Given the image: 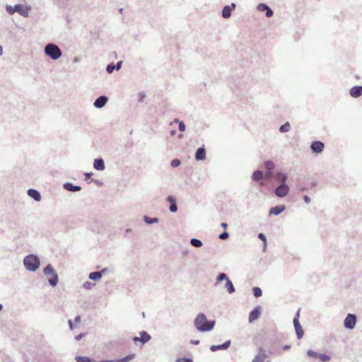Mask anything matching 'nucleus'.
Instances as JSON below:
<instances>
[{
	"label": "nucleus",
	"instance_id": "1",
	"mask_svg": "<svg viewBox=\"0 0 362 362\" xmlns=\"http://www.w3.org/2000/svg\"><path fill=\"white\" fill-rule=\"evenodd\" d=\"M194 325L199 331L206 332L214 328L215 322L207 321L206 316L203 313H199L194 320Z\"/></svg>",
	"mask_w": 362,
	"mask_h": 362
},
{
	"label": "nucleus",
	"instance_id": "2",
	"mask_svg": "<svg viewBox=\"0 0 362 362\" xmlns=\"http://www.w3.org/2000/svg\"><path fill=\"white\" fill-rule=\"evenodd\" d=\"M30 10V7L21 4H17L14 6L8 4L6 6V11L10 15H13L17 12L23 17H28L29 16Z\"/></svg>",
	"mask_w": 362,
	"mask_h": 362
},
{
	"label": "nucleus",
	"instance_id": "3",
	"mask_svg": "<svg viewBox=\"0 0 362 362\" xmlns=\"http://www.w3.org/2000/svg\"><path fill=\"white\" fill-rule=\"evenodd\" d=\"M23 262L26 269L30 271H35L40 266L39 258L33 255L26 256Z\"/></svg>",
	"mask_w": 362,
	"mask_h": 362
},
{
	"label": "nucleus",
	"instance_id": "4",
	"mask_svg": "<svg viewBox=\"0 0 362 362\" xmlns=\"http://www.w3.org/2000/svg\"><path fill=\"white\" fill-rule=\"evenodd\" d=\"M44 273L46 276H50L49 281L52 286H56L58 282L57 274L54 272L53 267L51 265H47L44 269Z\"/></svg>",
	"mask_w": 362,
	"mask_h": 362
},
{
	"label": "nucleus",
	"instance_id": "5",
	"mask_svg": "<svg viewBox=\"0 0 362 362\" xmlns=\"http://www.w3.org/2000/svg\"><path fill=\"white\" fill-rule=\"evenodd\" d=\"M45 52L47 55L53 59H58L62 54L59 47H45Z\"/></svg>",
	"mask_w": 362,
	"mask_h": 362
},
{
	"label": "nucleus",
	"instance_id": "6",
	"mask_svg": "<svg viewBox=\"0 0 362 362\" xmlns=\"http://www.w3.org/2000/svg\"><path fill=\"white\" fill-rule=\"evenodd\" d=\"M222 280H226V287L229 293H232L235 291L234 286L231 282V281L227 277L226 274L224 273L219 274V275L217 277V281H221Z\"/></svg>",
	"mask_w": 362,
	"mask_h": 362
},
{
	"label": "nucleus",
	"instance_id": "7",
	"mask_svg": "<svg viewBox=\"0 0 362 362\" xmlns=\"http://www.w3.org/2000/svg\"><path fill=\"white\" fill-rule=\"evenodd\" d=\"M236 8L235 3H231L230 5H226L223 6L221 15L223 18H228L231 16L232 11Z\"/></svg>",
	"mask_w": 362,
	"mask_h": 362
},
{
	"label": "nucleus",
	"instance_id": "8",
	"mask_svg": "<svg viewBox=\"0 0 362 362\" xmlns=\"http://www.w3.org/2000/svg\"><path fill=\"white\" fill-rule=\"evenodd\" d=\"M356 317L354 315L348 314L344 320V325L347 329H353L356 325Z\"/></svg>",
	"mask_w": 362,
	"mask_h": 362
},
{
	"label": "nucleus",
	"instance_id": "9",
	"mask_svg": "<svg viewBox=\"0 0 362 362\" xmlns=\"http://www.w3.org/2000/svg\"><path fill=\"white\" fill-rule=\"evenodd\" d=\"M308 355L311 357L318 358L320 362H328L331 359L330 356L327 355L318 354L312 350H309L308 351Z\"/></svg>",
	"mask_w": 362,
	"mask_h": 362
},
{
	"label": "nucleus",
	"instance_id": "10",
	"mask_svg": "<svg viewBox=\"0 0 362 362\" xmlns=\"http://www.w3.org/2000/svg\"><path fill=\"white\" fill-rule=\"evenodd\" d=\"M151 339V336L145 331L140 332V337H134L133 341L135 344L137 341H140L141 344H144Z\"/></svg>",
	"mask_w": 362,
	"mask_h": 362
},
{
	"label": "nucleus",
	"instance_id": "11",
	"mask_svg": "<svg viewBox=\"0 0 362 362\" xmlns=\"http://www.w3.org/2000/svg\"><path fill=\"white\" fill-rule=\"evenodd\" d=\"M298 317H299V314L297 313L296 317L293 320V324H294V327H295V329H296L298 338L301 339L303 336L304 332H303V328L301 327L300 322L298 321Z\"/></svg>",
	"mask_w": 362,
	"mask_h": 362
},
{
	"label": "nucleus",
	"instance_id": "12",
	"mask_svg": "<svg viewBox=\"0 0 362 362\" xmlns=\"http://www.w3.org/2000/svg\"><path fill=\"white\" fill-rule=\"evenodd\" d=\"M288 187L284 184L279 186L275 190V194H276V196L279 197H283L286 196L288 194Z\"/></svg>",
	"mask_w": 362,
	"mask_h": 362
},
{
	"label": "nucleus",
	"instance_id": "13",
	"mask_svg": "<svg viewBox=\"0 0 362 362\" xmlns=\"http://www.w3.org/2000/svg\"><path fill=\"white\" fill-rule=\"evenodd\" d=\"M324 147V144L319 141L313 142L310 146L313 152L316 153H321L323 151Z\"/></svg>",
	"mask_w": 362,
	"mask_h": 362
},
{
	"label": "nucleus",
	"instance_id": "14",
	"mask_svg": "<svg viewBox=\"0 0 362 362\" xmlns=\"http://www.w3.org/2000/svg\"><path fill=\"white\" fill-rule=\"evenodd\" d=\"M260 315V307L257 306L253 310H252L249 315V322H252L257 320Z\"/></svg>",
	"mask_w": 362,
	"mask_h": 362
},
{
	"label": "nucleus",
	"instance_id": "15",
	"mask_svg": "<svg viewBox=\"0 0 362 362\" xmlns=\"http://www.w3.org/2000/svg\"><path fill=\"white\" fill-rule=\"evenodd\" d=\"M134 357H135V354H129L127 356H125L122 358H120V359L105 360V361H103L102 362H129L130 361L134 359Z\"/></svg>",
	"mask_w": 362,
	"mask_h": 362
},
{
	"label": "nucleus",
	"instance_id": "16",
	"mask_svg": "<svg viewBox=\"0 0 362 362\" xmlns=\"http://www.w3.org/2000/svg\"><path fill=\"white\" fill-rule=\"evenodd\" d=\"M350 95L354 98H358L362 95V86H354L350 90Z\"/></svg>",
	"mask_w": 362,
	"mask_h": 362
},
{
	"label": "nucleus",
	"instance_id": "17",
	"mask_svg": "<svg viewBox=\"0 0 362 362\" xmlns=\"http://www.w3.org/2000/svg\"><path fill=\"white\" fill-rule=\"evenodd\" d=\"M107 101L105 96H100L94 103V105L98 108L103 107Z\"/></svg>",
	"mask_w": 362,
	"mask_h": 362
},
{
	"label": "nucleus",
	"instance_id": "18",
	"mask_svg": "<svg viewBox=\"0 0 362 362\" xmlns=\"http://www.w3.org/2000/svg\"><path fill=\"white\" fill-rule=\"evenodd\" d=\"M94 168L98 170H103L105 169V163L102 158H98L94 160Z\"/></svg>",
	"mask_w": 362,
	"mask_h": 362
},
{
	"label": "nucleus",
	"instance_id": "19",
	"mask_svg": "<svg viewBox=\"0 0 362 362\" xmlns=\"http://www.w3.org/2000/svg\"><path fill=\"white\" fill-rule=\"evenodd\" d=\"M195 158L198 160H204L206 158V151L204 148H199L196 152Z\"/></svg>",
	"mask_w": 362,
	"mask_h": 362
},
{
	"label": "nucleus",
	"instance_id": "20",
	"mask_svg": "<svg viewBox=\"0 0 362 362\" xmlns=\"http://www.w3.org/2000/svg\"><path fill=\"white\" fill-rule=\"evenodd\" d=\"M28 194L30 197L33 198L35 201H40L41 199L40 194L38 191L30 189L28 191Z\"/></svg>",
	"mask_w": 362,
	"mask_h": 362
},
{
	"label": "nucleus",
	"instance_id": "21",
	"mask_svg": "<svg viewBox=\"0 0 362 362\" xmlns=\"http://www.w3.org/2000/svg\"><path fill=\"white\" fill-rule=\"evenodd\" d=\"M284 209H285L284 206H277L272 208L269 211V214H274V215H279L280 213H281L283 211H284Z\"/></svg>",
	"mask_w": 362,
	"mask_h": 362
},
{
	"label": "nucleus",
	"instance_id": "22",
	"mask_svg": "<svg viewBox=\"0 0 362 362\" xmlns=\"http://www.w3.org/2000/svg\"><path fill=\"white\" fill-rule=\"evenodd\" d=\"M64 188L69 191L77 192L81 190V187L74 186L71 183H66L64 185Z\"/></svg>",
	"mask_w": 362,
	"mask_h": 362
},
{
	"label": "nucleus",
	"instance_id": "23",
	"mask_svg": "<svg viewBox=\"0 0 362 362\" xmlns=\"http://www.w3.org/2000/svg\"><path fill=\"white\" fill-rule=\"evenodd\" d=\"M252 178L255 181H259L263 178V173L260 170H257L253 173Z\"/></svg>",
	"mask_w": 362,
	"mask_h": 362
},
{
	"label": "nucleus",
	"instance_id": "24",
	"mask_svg": "<svg viewBox=\"0 0 362 362\" xmlns=\"http://www.w3.org/2000/svg\"><path fill=\"white\" fill-rule=\"evenodd\" d=\"M102 274L100 272H92L89 275V279L93 281H98L100 279Z\"/></svg>",
	"mask_w": 362,
	"mask_h": 362
},
{
	"label": "nucleus",
	"instance_id": "25",
	"mask_svg": "<svg viewBox=\"0 0 362 362\" xmlns=\"http://www.w3.org/2000/svg\"><path fill=\"white\" fill-rule=\"evenodd\" d=\"M267 356L264 354L257 355L252 362H264Z\"/></svg>",
	"mask_w": 362,
	"mask_h": 362
},
{
	"label": "nucleus",
	"instance_id": "26",
	"mask_svg": "<svg viewBox=\"0 0 362 362\" xmlns=\"http://www.w3.org/2000/svg\"><path fill=\"white\" fill-rule=\"evenodd\" d=\"M77 362H96L93 359H91L86 356H78L76 358Z\"/></svg>",
	"mask_w": 362,
	"mask_h": 362
},
{
	"label": "nucleus",
	"instance_id": "27",
	"mask_svg": "<svg viewBox=\"0 0 362 362\" xmlns=\"http://www.w3.org/2000/svg\"><path fill=\"white\" fill-rule=\"evenodd\" d=\"M268 8V5L264 3H259L257 7V10L260 12L265 11Z\"/></svg>",
	"mask_w": 362,
	"mask_h": 362
},
{
	"label": "nucleus",
	"instance_id": "28",
	"mask_svg": "<svg viewBox=\"0 0 362 362\" xmlns=\"http://www.w3.org/2000/svg\"><path fill=\"white\" fill-rule=\"evenodd\" d=\"M290 124L289 122H286L284 124L281 125L279 130L281 132H287L290 129Z\"/></svg>",
	"mask_w": 362,
	"mask_h": 362
},
{
	"label": "nucleus",
	"instance_id": "29",
	"mask_svg": "<svg viewBox=\"0 0 362 362\" xmlns=\"http://www.w3.org/2000/svg\"><path fill=\"white\" fill-rule=\"evenodd\" d=\"M190 243L194 247H199L202 246V241L198 239L193 238L191 240Z\"/></svg>",
	"mask_w": 362,
	"mask_h": 362
},
{
	"label": "nucleus",
	"instance_id": "30",
	"mask_svg": "<svg viewBox=\"0 0 362 362\" xmlns=\"http://www.w3.org/2000/svg\"><path fill=\"white\" fill-rule=\"evenodd\" d=\"M253 294L256 298L262 296V290L259 287H254L252 288Z\"/></svg>",
	"mask_w": 362,
	"mask_h": 362
},
{
	"label": "nucleus",
	"instance_id": "31",
	"mask_svg": "<svg viewBox=\"0 0 362 362\" xmlns=\"http://www.w3.org/2000/svg\"><path fill=\"white\" fill-rule=\"evenodd\" d=\"M276 178L279 182H284L286 181L287 177L284 173H279L277 174Z\"/></svg>",
	"mask_w": 362,
	"mask_h": 362
},
{
	"label": "nucleus",
	"instance_id": "32",
	"mask_svg": "<svg viewBox=\"0 0 362 362\" xmlns=\"http://www.w3.org/2000/svg\"><path fill=\"white\" fill-rule=\"evenodd\" d=\"M264 167L268 170H272L274 168V164L271 160H267L264 162Z\"/></svg>",
	"mask_w": 362,
	"mask_h": 362
},
{
	"label": "nucleus",
	"instance_id": "33",
	"mask_svg": "<svg viewBox=\"0 0 362 362\" xmlns=\"http://www.w3.org/2000/svg\"><path fill=\"white\" fill-rule=\"evenodd\" d=\"M180 165V160L179 159H173L172 161H171V165L173 167H177Z\"/></svg>",
	"mask_w": 362,
	"mask_h": 362
},
{
	"label": "nucleus",
	"instance_id": "34",
	"mask_svg": "<svg viewBox=\"0 0 362 362\" xmlns=\"http://www.w3.org/2000/svg\"><path fill=\"white\" fill-rule=\"evenodd\" d=\"M266 16L267 17H272L274 15V12L271 8H268L266 11Z\"/></svg>",
	"mask_w": 362,
	"mask_h": 362
},
{
	"label": "nucleus",
	"instance_id": "35",
	"mask_svg": "<svg viewBox=\"0 0 362 362\" xmlns=\"http://www.w3.org/2000/svg\"><path fill=\"white\" fill-rule=\"evenodd\" d=\"M170 210L171 212H176L177 210V207L176 205V203H173V204H171L170 206Z\"/></svg>",
	"mask_w": 362,
	"mask_h": 362
},
{
	"label": "nucleus",
	"instance_id": "36",
	"mask_svg": "<svg viewBox=\"0 0 362 362\" xmlns=\"http://www.w3.org/2000/svg\"><path fill=\"white\" fill-rule=\"evenodd\" d=\"M228 236H229L228 233L226 232H224L219 235V238L221 240H226L228 238Z\"/></svg>",
	"mask_w": 362,
	"mask_h": 362
},
{
	"label": "nucleus",
	"instance_id": "37",
	"mask_svg": "<svg viewBox=\"0 0 362 362\" xmlns=\"http://www.w3.org/2000/svg\"><path fill=\"white\" fill-rule=\"evenodd\" d=\"M179 129L180 132H184L185 130V125L183 122H179Z\"/></svg>",
	"mask_w": 362,
	"mask_h": 362
},
{
	"label": "nucleus",
	"instance_id": "38",
	"mask_svg": "<svg viewBox=\"0 0 362 362\" xmlns=\"http://www.w3.org/2000/svg\"><path fill=\"white\" fill-rule=\"evenodd\" d=\"M115 69V66H112L111 64H109L107 66V71L108 73H112L113 71V70Z\"/></svg>",
	"mask_w": 362,
	"mask_h": 362
},
{
	"label": "nucleus",
	"instance_id": "39",
	"mask_svg": "<svg viewBox=\"0 0 362 362\" xmlns=\"http://www.w3.org/2000/svg\"><path fill=\"white\" fill-rule=\"evenodd\" d=\"M176 362H192V361L189 358H182L178 359Z\"/></svg>",
	"mask_w": 362,
	"mask_h": 362
},
{
	"label": "nucleus",
	"instance_id": "40",
	"mask_svg": "<svg viewBox=\"0 0 362 362\" xmlns=\"http://www.w3.org/2000/svg\"><path fill=\"white\" fill-rule=\"evenodd\" d=\"M168 200L171 204H173V203H175L176 202L175 199L172 196H169L168 197Z\"/></svg>",
	"mask_w": 362,
	"mask_h": 362
},
{
	"label": "nucleus",
	"instance_id": "41",
	"mask_svg": "<svg viewBox=\"0 0 362 362\" xmlns=\"http://www.w3.org/2000/svg\"><path fill=\"white\" fill-rule=\"evenodd\" d=\"M258 237L260 240H262L264 243V244H266V237L264 236V235L263 233H259Z\"/></svg>",
	"mask_w": 362,
	"mask_h": 362
},
{
	"label": "nucleus",
	"instance_id": "42",
	"mask_svg": "<svg viewBox=\"0 0 362 362\" xmlns=\"http://www.w3.org/2000/svg\"><path fill=\"white\" fill-rule=\"evenodd\" d=\"M145 221L147 222V223H153V222H157V219L156 218H153V220L151 221H149L148 220V218L147 216L145 217Z\"/></svg>",
	"mask_w": 362,
	"mask_h": 362
},
{
	"label": "nucleus",
	"instance_id": "43",
	"mask_svg": "<svg viewBox=\"0 0 362 362\" xmlns=\"http://www.w3.org/2000/svg\"><path fill=\"white\" fill-rule=\"evenodd\" d=\"M122 63V61L117 62V64L115 66L116 70H119L121 68Z\"/></svg>",
	"mask_w": 362,
	"mask_h": 362
},
{
	"label": "nucleus",
	"instance_id": "44",
	"mask_svg": "<svg viewBox=\"0 0 362 362\" xmlns=\"http://www.w3.org/2000/svg\"><path fill=\"white\" fill-rule=\"evenodd\" d=\"M218 349H221V346H212L211 347V350L214 351H216Z\"/></svg>",
	"mask_w": 362,
	"mask_h": 362
},
{
	"label": "nucleus",
	"instance_id": "45",
	"mask_svg": "<svg viewBox=\"0 0 362 362\" xmlns=\"http://www.w3.org/2000/svg\"><path fill=\"white\" fill-rule=\"evenodd\" d=\"M229 341L221 345V349H226L229 345Z\"/></svg>",
	"mask_w": 362,
	"mask_h": 362
},
{
	"label": "nucleus",
	"instance_id": "46",
	"mask_svg": "<svg viewBox=\"0 0 362 362\" xmlns=\"http://www.w3.org/2000/svg\"><path fill=\"white\" fill-rule=\"evenodd\" d=\"M90 285L91 284L90 282H86L84 284H83V286L86 288H90Z\"/></svg>",
	"mask_w": 362,
	"mask_h": 362
},
{
	"label": "nucleus",
	"instance_id": "47",
	"mask_svg": "<svg viewBox=\"0 0 362 362\" xmlns=\"http://www.w3.org/2000/svg\"><path fill=\"white\" fill-rule=\"evenodd\" d=\"M304 200L306 203H309L310 202V199L308 196L307 195H305L304 196Z\"/></svg>",
	"mask_w": 362,
	"mask_h": 362
},
{
	"label": "nucleus",
	"instance_id": "48",
	"mask_svg": "<svg viewBox=\"0 0 362 362\" xmlns=\"http://www.w3.org/2000/svg\"><path fill=\"white\" fill-rule=\"evenodd\" d=\"M221 226L224 228V229H226L227 227H228V225L226 223H221Z\"/></svg>",
	"mask_w": 362,
	"mask_h": 362
},
{
	"label": "nucleus",
	"instance_id": "49",
	"mask_svg": "<svg viewBox=\"0 0 362 362\" xmlns=\"http://www.w3.org/2000/svg\"><path fill=\"white\" fill-rule=\"evenodd\" d=\"M69 325L70 329H73V323L71 320H69Z\"/></svg>",
	"mask_w": 362,
	"mask_h": 362
},
{
	"label": "nucleus",
	"instance_id": "50",
	"mask_svg": "<svg viewBox=\"0 0 362 362\" xmlns=\"http://www.w3.org/2000/svg\"><path fill=\"white\" fill-rule=\"evenodd\" d=\"M75 321H76V322H80V321H81V317H80V316H77V317L75 318Z\"/></svg>",
	"mask_w": 362,
	"mask_h": 362
},
{
	"label": "nucleus",
	"instance_id": "51",
	"mask_svg": "<svg viewBox=\"0 0 362 362\" xmlns=\"http://www.w3.org/2000/svg\"><path fill=\"white\" fill-rule=\"evenodd\" d=\"M272 175V173L271 172H268L266 173V177H269Z\"/></svg>",
	"mask_w": 362,
	"mask_h": 362
},
{
	"label": "nucleus",
	"instance_id": "52",
	"mask_svg": "<svg viewBox=\"0 0 362 362\" xmlns=\"http://www.w3.org/2000/svg\"><path fill=\"white\" fill-rule=\"evenodd\" d=\"M288 349H290V346H289V345H286V346L284 347V350H288Z\"/></svg>",
	"mask_w": 362,
	"mask_h": 362
},
{
	"label": "nucleus",
	"instance_id": "53",
	"mask_svg": "<svg viewBox=\"0 0 362 362\" xmlns=\"http://www.w3.org/2000/svg\"><path fill=\"white\" fill-rule=\"evenodd\" d=\"M123 11H124V9L122 8H119V12L120 13H123Z\"/></svg>",
	"mask_w": 362,
	"mask_h": 362
},
{
	"label": "nucleus",
	"instance_id": "54",
	"mask_svg": "<svg viewBox=\"0 0 362 362\" xmlns=\"http://www.w3.org/2000/svg\"><path fill=\"white\" fill-rule=\"evenodd\" d=\"M46 45L51 46V45H56L52 42H49V43H47Z\"/></svg>",
	"mask_w": 362,
	"mask_h": 362
},
{
	"label": "nucleus",
	"instance_id": "55",
	"mask_svg": "<svg viewBox=\"0 0 362 362\" xmlns=\"http://www.w3.org/2000/svg\"><path fill=\"white\" fill-rule=\"evenodd\" d=\"M3 53L2 47H0V55H1Z\"/></svg>",
	"mask_w": 362,
	"mask_h": 362
},
{
	"label": "nucleus",
	"instance_id": "56",
	"mask_svg": "<svg viewBox=\"0 0 362 362\" xmlns=\"http://www.w3.org/2000/svg\"><path fill=\"white\" fill-rule=\"evenodd\" d=\"M86 175L87 177H90L91 175V173H86Z\"/></svg>",
	"mask_w": 362,
	"mask_h": 362
},
{
	"label": "nucleus",
	"instance_id": "57",
	"mask_svg": "<svg viewBox=\"0 0 362 362\" xmlns=\"http://www.w3.org/2000/svg\"><path fill=\"white\" fill-rule=\"evenodd\" d=\"M174 122H179V119H174Z\"/></svg>",
	"mask_w": 362,
	"mask_h": 362
},
{
	"label": "nucleus",
	"instance_id": "58",
	"mask_svg": "<svg viewBox=\"0 0 362 362\" xmlns=\"http://www.w3.org/2000/svg\"><path fill=\"white\" fill-rule=\"evenodd\" d=\"M81 337V335H79V336H77V337H76V339H79Z\"/></svg>",
	"mask_w": 362,
	"mask_h": 362
},
{
	"label": "nucleus",
	"instance_id": "59",
	"mask_svg": "<svg viewBox=\"0 0 362 362\" xmlns=\"http://www.w3.org/2000/svg\"><path fill=\"white\" fill-rule=\"evenodd\" d=\"M199 341H194V344H199Z\"/></svg>",
	"mask_w": 362,
	"mask_h": 362
},
{
	"label": "nucleus",
	"instance_id": "60",
	"mask_svg": "<svg viewBox=\"0 0 362 362\" xmlns=\"http://www.w3.org/2000/svg\"><path fill=\"white\" fill-rule=\"evenodd\" d=\"M262 351H263L262 348H260L259 350V353H261Z\"/></svg>",
	"mask_w": 362,
	"mask_h": 362
},
{
	"label": "nucleus",
	"instance_id": "61",
	"mask_svg": "<svg viewBox=\"0 0 362 362\" xmlns=\"http://www.w3.org/2000/svg\"><path fill=\"white\" fill-rule=\"evenodd\" d=\"M171 134L173 135L175 134V132L174 131L171 132Z\"/></svg>",
	"mask_w": 362,
	"mask_h": 362
},
{
	"label": "nucleus",
	"instance_id": "62",
	"mask_svg": "<svg viewBox=\"0 0 362 362\" xmlns=\"http://www.w3.org/2000/svg\"><path fill=\"white\" fill-rule=\"evenodd\" d=\"M2 309V305L0 304V310Z\"/></svg>",
	"mask_w": 362,
	"mask_h": 362
}]
</instances>
